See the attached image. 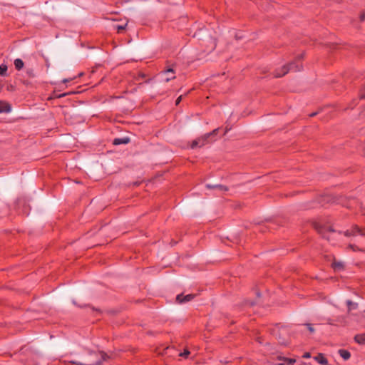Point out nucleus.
Instances as JSON below:
<instances>
[{
	"mask_svg": "<svg viewBox=\"0 0 365 365\" xmlns=\"http://www.w3.org/2000/svg\"><path fill=\"white\" fill-rule=\"evenodd\" d=\"M302 56H299L294 61L289 63L287 65L282 66L280 68L276 69L274 72V76L280 78L286 75L289 71H300L302 68V63H299Z\"/></svg>",
	"mask_w": 365,
	"mask_h": 365,
	"instance_id": "obj_1",
	"label": "nucleus"
},
{
	"mask_svg": "<svg viewBox=\"0 0 365 365\" xmlns=\"http://www.w3.org/2000/svg\"><path fill=\"white\" fill-rule=\"evenodd\" d=\"M314 227L317 232L327 240H330V235L334 232V230L329 226L321 225L316 223Z\"/></svg>",
	"mask_w": 365,
	"mask_h": 365,
	"instance_id": "obj_2",
	"label": "nucleus"
},
{
	"mask_svg": "<svg viewBox=\"0 0 365 365\" xmlns=\"http://www.w3.org/2000/svg\"><path fill=\"white\" fill-rule=\"evenodd\" d=\"M162 81L168 83L170 80L175 78V72L171 68H168L159 73Z\"/></svg>",
	"mask_w": 365,
	"mask_h": 365,
	"instance_id": "obj_3",
	"label": "nucleus"
},
{
	"mask_svg": "<svg viewBox=\"0 0 365 365\" xmlns=\"http://www.w3.org/2000/svg\"><path fill=\"white\" fill-rule=\"evenodd\" d=\"M91 356L96 358V360L91 363L84 364V365H100L103 361L106 360L108 357V355L103 351L92 352L91 353Z\"/></svg>",
	"mask_w": 365,
	"mask_h": 365,
	"instance_id": "obj_4",
	"label": "nucleus"
},
{
	"mask_svg": "<svg viewBox=\"0 0 365 365\" xmlns=\"http://www.w3.org/2000/svg\"><path fill=\"white\" fill-rule=\"evenodd\" d=\"M344 235L346 237H355L356 235L365 236V231L357 225H354L351 229L344 232Z\"/></svg>",
	"mask_w": 365,
	"mask_h": 365,
	"instance_id": "obj_5",
	"label": "nucleus"
},
{
	"mask_svg": "<svg viewBox=\"0 0 365 365\" xmlns=\"http://www.w3.org/2000/svg\"><path fill=\"white\" fill-rule=\"evenodd\" d=\"M194 297L195 294H190L183 296V294H180L176 297V300L179 303H185L191 301L192 299H194Z\"/></svg>",
	"mask_w": 365,
	"mask_h": 365,
	"instance_id": "obj_6",
	"label": "nucleus"
},
{
	"mask_svg": "<svg viewBox=\"0 0 365 365\" xmlns=\"http://www.w3.org/2000/svg\"><path fill=\"white\" fill-rule=\"evenodd\" d=\"M206 187L207 189H215V190H217V191L222 192H226L228 190V188L225 186V185H210V184H207L206 185Z\"/></svg>",
	"mask_w": 365,
	"mask_h": 365,
	"instance_id": "obj_7",
	"label": "nucleus"
},
{
	"mask_svg": "<svg viewBox=\"0 0 365 365\" xmlns=\"http://www.w3.org/2000/svg\"><path fill=\"white\" fill-rule=\"evenodd\" d=\"M277 359L280 361H283V363H279L277 365H294V364L296 362V360L294 359H289L286 358L284 356H277Z\"/></svg>",
	"mask_w": 365,
	"mask_h": 365,
	"instance_id": "obj_8",
	"label": "nucleus"
},
{
	"mask_svg": "<svg viewBox=\"0 0 365 365\" xmlns=\"http://www.w3.org/2000/svg\"><path fill=\"white\" fill-rule=\"evenodd\" d=\"M11 109V106L8 103L0 101V113H9Z\"/></svg>",
	"mask_w": 365,
	"mask_h": 365,
	"instance_id": "obj_9",
	"label": "nucleus"
},
{
	"mask_svg": "<svg viewBox=\"0 0 365 365\" xmlns=\"http://www.w3.org/2000/svg\"><path fill=\"white\" fill-rule=\"evenodd\" d=\"M314 359L317 361L319 364L322 365H327L328 361L325 358L323 354H318L316 356L314 357Z\"/></svg>",
	"mask_w": 365,
	"mask_h": 365,
	"instance_id": "obj_10",
	"label": "nucleus"
},
{
	"mask_svg": "<svg viewBox=\"0 0 365 365\" xmlns=\"http://www.w3.org/2000/svg\"><path fill=\"white\" fill-rule=\"evenodd\" d=\"M130 142V139L127 137L120 138H115L113 140V144L118 145L120 144H127Z\"/></svg>",
	"mask_w": 365,
	"mask_h": 365,
	"instance_id": "obj_11",
	"label": "nucleus"
},
{
	"mask_svg": "<svg viewBox=\"0 0 365 365\" xmlns=\"http://www.w3.org/2000/svg\"><path fill=\"white\" fill-rule=\"evenodd\" d=\"M331 266L335 271H341L344 268V264L342 262H337L335 260L332 262Z\"/></svg>",
	"mask_w": 365,
	"mask_h": 365,
	"instance_id": "obj_12",
	"label": "nucleus"
},
{
	"mask_svg": "<svg viewBox=\"0 0 365 365\" xmlns=\"http://www.w3.org/2000/svg\"><path fill=\"white\" fill-rule=\"evenodd\" d=\"M354 340L358 344H365V333L356 334L354 336Z\"/></svg>",
	"mask_w": 365,
	"mask_h": 365,
	"instance_id": "obj_13",
	"label": "nucleus"
},
{
	"mask_svg": "<svg viewBox=\"0 0 365 365\" xmlns=\"http://www.w3.org/2000/svg\"><path fill=\"white\" fill-rule=\"evenodd\" d=\"M339 354L344 360H348L351 356L350 352L345 349H339Z\"/></svg>",
	"mask_w": 365,
	"mask_h": 365,
	"instance_id": "obj_14",
	"label": "nucleus"
},
{
	"mask_svg": "<svg viewBox=\"0 0 365 365\" xmlns=\"http://www.w3.org/2000/svg\"><path fill=\"white\" fill-rule=\"evenodd\" d=\"M14 63L16 69L18 71H20L21 69H22L24 67V65L23 61L20 58L15 59Z\"/></svg>",
	"mask_w": 365,
	"mask_h": 365,
	"instance_id": "obj_15",
	"label": "nucleus"
},
{
	"mask_svg": "<svg viewBox=\"0 0 365 365\" xmlns=\"http://www.w3.org/2000/svg\"><path fill=\"white\" fill-rule=\"evenodd\" d=\"M346 304L348 306V311L350 312L352 309H356L358 307L357 303L353 302L351 300L346 301Z\"/></svg>",
	"mask_w": 365,
	"mask_h": 365,
	"instance_id": "obj_16",
	"label": "nucleus"
},
{
	"mask_svg": "<svg viewBox=\"0 0 365 365\" xmlns=\"http://www.w3.org/2000/svg\"><path fill=\"white\" fill-rule=\"evenodd\" d=\"M7 66L5 64L0 65V76H6V71H7Z\"/></svg>",
	"mask_w": 365,
	"mask_h": 365,
	"instance_id": "obj_17",
	"label": "nucleus"
},
{
	"mask_svg": "<svg viewBox=\"0 0 365 365\" xmlns=\"http://www.w3.org/2000/svg\"><path fill=\"white\" fill-rule=\"evenodd\" d=\"M197 140H200L199 147H201V146H202V145H204L205 144V143L207 140V138H205V135H204L202 137H201V138H198Z\"/></svg>",
	"mask_w": 365,
	"mask_h": 365,
	"instance_id": "obj_18",
	"label": "nucleus"
},
{
	"mask_svg": "<svg viewBox=\"0 0 365 365\" xmlns=\"http://www.w3.org/2000/svg\"><path fill=\"white\" fill-rule=\"evenodd\" d=\"M217 132H218V128L215 129L212 132L205 134V138H207V139H208L210 136L217 135Z\"/></svg>",
	"mask_w": 365,
	"mask_h": 365,
	"instance_id": "obj_19",
	"label": "nucleus"
},
{
	"mask_svg": "<svg viewBox=\"0 0 365 365\" xmlns=\"http://www.w3.org/2000/svg\"><path fill=\"white\" fill-rule=\"evenodd\" d=\"M199 144H200V140H195L192 143L191 148H195L199 146Z\"/></svg>",
	"mask_w": 365,
	"mask_h": 365,
	"instance_id": "obj_20",
	"label": "nucleus"
},
{
	"mask_svg": "<svg viewBox=\"0 0 365 365\" xmlns=\"http://www.w3.org/2000/svg\"><path fill=\"white\" fill-rule=\"evenodd\" d=\"M349 247H350L353 251H361V250L357 246H356L355 245H352V244H350L349 245Z\"/></svg>",
	"mask_w": 365,
	"mask_h": 365,
	"instance_id": "obj_21",
	"label": "nucleus"
},
{
	"mask_svg": "<svg viewBox=\"0 0 365 365\" xmlns=\"http://www.w3.org/2000/svg\"><path fill=\"white\" fill-rule=\"evenodd\" d=\"M306 326L307 327L309 331L311 333H313L314 331V329L313 328V327L311 324H306Z\"/></svg>",
	"mask_w": 365,
	"mask_h": 365,
	"instance_id": "obj_22",
	"label": "nucleus"
},
{
	"mask_svg": "<svg viewBox=\"0 0 365 365\" xmlns=\"http://www.w3.org/2000/svg\"><path fill=\"white\" fill-rule=\"evenodd\" d=\"M189 354H190V351L188 350H185L183 353H180V356H187Z\"/></svg>",
	"mask_w": 365,
	"mask_h": 365,
	"instance_id": "obj_23",
	"label": "nucleus"
},
{
	"mask_svg": "<svg viewBox=\"0 0 365 365\" xmlns=\"http://www.w3.org/2000/svg\"><path fill=\"white\" fill-rule=\"evenodd\" d=\"M124 29H125V26H117L118 32H120L121 31H123Z\"/></svg>",
	"mask_w": 365,
	"mask_h": 365,
	"instance_id": "obj_24",
	"label": "nucleus"
},
{
	"mask_svg": "<svg viewBox=\"0 0 365 365\" xmlns=\"http://www.w3.org/2000/svg\"><path fill=\"white\" fill-rule=\"evenodd\" d=\"M303 358H306V359H308V358H310L311 357V354L309 352H306L304 354V355L302 356Z\"/></svg>",
	"mask_w": 365,
	"mask_h": 365,
	"instance_id": "obj_25",
	"label": "nucleus"
},
{
	"mask_svg": "<svg viewBox=\"0 0 365 365\" xmlns=\"http://www.w3.org/2000/svg\"><path fill=\"white\" fill-rule=\"evenodd\" d=\"M181 100H182V96H179V97L177 98V100H176V101H175V104H176V105H178V104L180 103V102L181 101Z\"/></svg>",
	"mask_w": 365,
	"mask_h": 365,
	"instance_id": "obj_26",
	"label": "nucleus"
},
{
	"mask_svg": "<svg viewBox=\"0 0 365 365\" xmlns=\"http://www.w3.org/2000/svg\"><path fill=\"white\" fill-rule=\"evenodd\" d=\"M360 19L361 21H364L365 19V13H362L360 16Z\"/></svg>",
	"mask_w": 365,
	"mask_h": 365,
	"instance_id": "obj_27",
	"label": "nucleus"
},
{
	"mask_svg": "<svg viewBox=\"0 0 365 365\" xmlns=\"http://www.w3.org/2000/svg\"><path fill=\"white\" fill-rule=\"evenodd\" d=\"M361 98H365V87L364 91L361 93Z\"/></svg>",
	"mask_w": 365,
	"mask_h": 365,
	"instance_id": "obj_28",
	"label": "nucleus"
},
{
	"mask_svg": "<svg viewBox=\"0 0 365 365\" xmlns=\"http://www.w3.org/2000/svg\"><path fill=\"white\" fill-rule=\"evenodd\" d=\"M68 81H69V80H68V79H63V83H66V82H68Z\"/></svg>",
	"mask_w": 365,
	"mask_h": 365,
	"instance_id": "obj_29",
	"label": "nucleus"
},
{
	"mask_svg": "<svg viewBox=\"0 0 365 365\" xmlns=\"http://www.w3.org/2000/svg\"><path fill=\"white\" fill-rule=\"evenodd\" d=\"M315 115H316V113H313L310 114L309 115H310L311 117H312V116H314Z\"/></svg>",
	"mask_w": 365,
	"mask_h": 365,
	"instance_id": "obj_30",
	"label": "nucleus"
},
{
	"mask_svg": "<svg viewBox=\"0 0 365 365\" xmlns=\"http://www.w3.org/2000/svg\"><path fill=\"white\" fill-rule=\"evenodd\" d=\"M66 96V94L64 93V94H63V95H61V96H60V97H61V96Z\"/></svg>",
	"mask_w": 365,
	"mask_h": 365,
	"instance_id": "obj_31",
	"label": "nucleus"
},
{
	"mask_svg": "<svg viewBox=\"0 0 365 365\" xmlns=\"http://www.w3.org/2000/svg\"><path fill=\"white\" fill-rule=\"evenodd\" d=\"M328 365V364H327Z\"/></svg>",
	"mask_w": 365,
	"mask_h": 365,
	"instance_id": "obj_32",
	"label": "nucleus"
}]
</instances>
